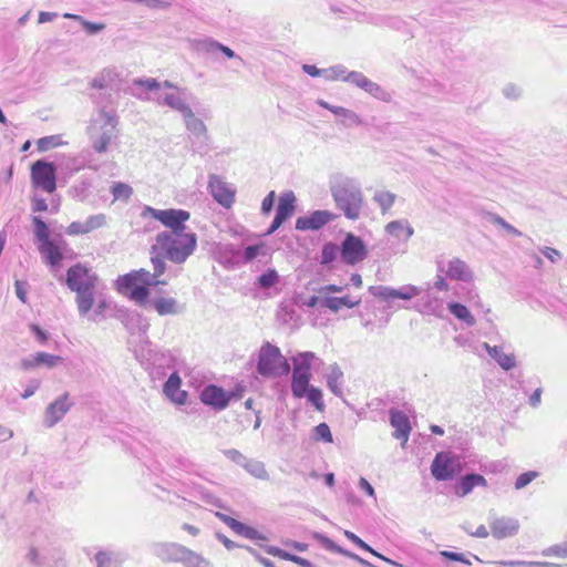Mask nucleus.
I'll list each match as a JSON object with an SVG mask.
<instances>
[{"instance_id":"f257e3e1","label":"nucleus","mask_w":567,"mask_h":567,"mask_svg":"<svg viewBox=\"0 0 567 567\" xmlns=\"http://www.w3.org/2000/svg\"><path fill=\"white\" fill-rule=\"evenodd\" d=\"M197 247V236L193 231H161L150 248V254L161 260L167 259L176 265L184 264Z\"/></svg>"},{"instance_id":"f03ea898","label":"nucleus","mask_w":567,"mask_h":567,"mask_svg":"<svg viewBox=\"0 0 567 567\" xmlns=\"http://www.w3.org/2000/svg\"><path fill=\"white\" fill-rule=\"evenodd\" d=\"M330 192L337 208L348 219H359L363 206V194L357 179L338 175L330 182Z\"/></svg>"},{"instance_id":"7ed1b4c3","label":"nucleus","mask_w":567,"mask_h":567,"mask_svg":"<svg viewBox=\"0 0 567 567\" xmlns=\"http://www.w3.org/2000/svg\"><path fill=\"white\" fill-rule=\"evenodd\" d=\"M117 118L113 112L100 110L97 118L90 126L92 147L97 153H105L113 138L116 137Z\"/></svg>"},{"instance_id":"20e7f679","label":"nucleus","mask_w":567,"mask_h":567,"mask_svg":"<svg viewBox=\"0 0 567 567\" xmlns=\"http://www.w3.org/2000/svg\"><path fill=\"white\" fill-rule=\"evenodd\" d=\"M257 372L265 378L281 377L290 372V364L278 347L265 342L259 350Z\"/></svg>"},{"instance_id":"39448f33","label":"nucleus","mask_w":567,"mask_h":567,"mask_svg":"<svg viewBox=\"0 0 567 567\" xmlns=\"http://www.w3.org/2000/svg\"><path fill=\"white\" fill-rule=\"evenodd\" d=\"M151 264L153 267V272L141 268L138 270H133L124 276L118 277L117 284L120 285H144L146 287H156L159 285H167V279H162L166 271V262L161 260L158 257H154L151 255Z\"/></svg>"},{"instance_id":"423d86ee","label":"nucleus","mask_w":567,"mask_h":567,"mask_svg":"<svg viewBox=\"0 0 567 567\" xmlns=\"http://www.w3.org/2000/svg\"><path fill=\"white\" fill-rule=\"evenodd\" d=\"M142 217H152L161 221L166 228V231L183 233L187 227L185 223L190 218V214L184 209H156L151 206H144Z\"/></svg>"},{"instance_id":"0eeeda50","label":"nucleus","mask_w":567,"mask_h":567,"mask_svg":"<svg viewBox=\"0 0 567 567\" xmlns=\"http://www.w3.org/2000/svg\"><path fill=\"white\" fill-rule=\"evenodd\" d=\"M183 122L188 133L192 151L202 155L206 154L208 152L209 135L203 120L197 117L192 109L183 116Z\"/></svg>"},{"instance_id":"6e6552de","label":"nucleus","mask_w":567,"mask_h":567,"mask_svg":"<svg viewBox=\"0 0 567 567\" xmlns=\"http://www.w3.org/2000/svg\"><path fill=\"white\" fill-rule=\"evenodd\" d=\"M99 277L85 265L78 262L66 271L65 285L73 292L96 288Z\"/></svg>"},{"instance_id":"1a4fd4ad","label":"nucleus","mask_w":567,"mask_h":567,"mask_svg":"<svg viewBox=\"0 0 567 567\" xmlns=\"http://www.w3.org/2000/svg\"><path fill=\"white\" fill-rule=\"evenodd\" d=\"M31 178L34 186L48 193L56 188V167L47 161H37L31 167Z\"/></svg>"},{"instance_id":"9d476101","label":"nucleus","mask_w":567,"mask_h":567,"mask_svg":"<svg viewBox=\"0 0 567 567\" xmlns=\"http://www.w3.org/2000/svg\"><path fill=\"white\" fill-rule=\"evenodd\" d=\"M368 256V249L363 240L349 233L340 246V258L346 265H357Z\"/></svg>"},{"instance_id":"9b49d317","label":"nucleus","mask_w":567,"mask_h":567,"mask_svg":"<svg viewBox=\"0 0 567 567\" xmlns=\"http://www.w3.org/2000/svg\"><path fill=\"white\" fill-rule=\"evenodd\" d=\"M235 396H237L235 392H228L215 384L206 385L199 394L200 401L215 411L225 410Z\"/></svg>"},{"instance_id":"f8f14e48","label":"nucleus","mask_w":567,"mask_h":567,"mask_svg":"<svg viewBox=\"0 0 567 567\" xmlns=\"http://www.w3.org/2000/svg\"><path fill=\"white\" fill-rule=\"evenodd\" d=\"M369 292L381 300H390V299H403L411 300L414 297H417L422 289L420 287L413 285H405L400 287L399 289L386 287V286H370Z\"/></svg>"},{"instance_id":"ddd939ff","label":"nucleus","mask_w":567,"mask_h":567,"mask_svg":"<svg viewBox=\"0 0 567 567\" xmlns=\"http://www.w3.org/2000/svg\"><path fill=\"white\" fill-rule=\"evenodd\" d=\"M491 534L496 539H504L515 536L519 530V522L516 518L494 514L488 516Z\"/></svg>"},{"instance_id":"4468645a","label":"nucleus","mask_w":567,"mask_h":567,"mask_svg":"<svg viewBox=\"0 0 567 567\" xmlns=\"http://www.w3.org/2000/svg\"><path fill=\"white\" fill-rule=\"evenodd\" d=\"M72 406L73 402L70 401V394L68 392L56 398L45 409L44 425L47 427H53L64 417Z\"/></svg>"},{"instance_id":"2eb2a0df","label":"nucleus","mask_w":567,"mask_h":567,"mask_svg":"<svg viewBox=\"0 0 567 567\" xmlns=\"http://www.w3.org/2000/svg\"><path fill=\"white\" fill-rule=\"evenodd\" d=\"M208 189L213 198L221 206L229 208L235 200V190L219 176L209 175Z\"/></svg>"},{"instance_id":"dca6fc26","label":"nucleus","mask_w":567,"mask_h":567,"mask_svg":"<svg viewBox=\"0 0 567 567\" xmlns=\"http://www.w3.org/2000/svg\"><path fill=\"white\" fill-rule=\"evenodd\" d=\"M336 218V215L329 210H315L308 216L298 217L296 229L298 230H319L324 225Z\"/></svg>"},{"instance_id":"f3484780","label":"nucleus","mask_w":567,"mask_h":567,"mask_svg":"<svg viewBox=\"0 0 567 567\" xmlns=\"http://www.w3.org/2000/svg\"><path fill=\"white\" fill-rule=\"evenodd\" d=\"M437 271L444 272L452 280L468 282L473 278V272L465 261L460 258L451 259L446 266L437 264Z\"/></svg>"},{"instance_id":"a211bd4d","label":"nucleus","mask_w":567,"mask_h":567,"mask_svg":"<svg viewBox=\"0 0 567 567\" xmlns=\"http://www.w3.org/2000/svg\"><path fill=\"white\" fill-rule=\"evenodd\" d=\"M186 94L187 89L182 87L176 92L159 93L156 101L159 105L177 111L184 116L192 110L190 105L187 103Z\"/></svg>"},{"instance_id":"6ab92c4d","label":"nucleus","mask_w":567,"mask_h":567,"mask_svg":"<svg viewBox=\"0 0 567 567\" xmlns=\"http://www.w3.org/2000/svg\"><path fill=\"white\" fill-rule=\"evenodd\" d=\"M431 473L436 481H449L455 475L453 460L449 453L440 452L431 464Z\"/></svg>"},{"instance_id":"aec40b11","label":"nucleus","mask_w":567,"mask_h":567,"mask_svg":"<svg viewBox=\"0 0 567 567\" xmlns=\"http://www.w3.org/2000/svg\"><path fill=\"white\" fill-rule=\"evenodd\" d=\"M185 548L177 543H156L152 546V553L162 561L179 563Z\"/></svg>"},{"instance_id":"412c9836","label":"nucleus","mask_w":567,"mask_h":567,"mask_svg":"<svg viewBox=\"0 0 567 567\" xmlns=\"http://www.w3.org/2000/svg\"><path fill=\"white\" fill-rule=\"evenodd\" d=\"M216 516L226 524L229 528H231L236 534L251 539V540H265L266 537L261 535L257 529L226 515L217 512Z\"/></svg>"},{"instance_id":"4be33fe9","label":"nucleus","mask_w":567,"mask_h":567,"mask_svg":"<svg viewBox=\"0 0 567 567\" xmlns=\"http://www.w3.org/2000/svg\"><path fill=\"white\" fill-rule=\"evenodd\" d=\"M389 415L390 424L394 429L393 436L406 442L411 432V423L408 415L398 409H390Z\"/></svg>"},{"instance_id":"5701e85b","label":"nucleus","mask_w":567,"mask_h":567,"mask_svg":"<svg viewBox=\"0 0 567 567\" xmlns=\"http://www.w3.org/2000/svg\"><path fill=\"white\" fill-rule=\"evenodd\" d=\"M217 261L226 268L240 264L241 252L233 244L219 245L215 249Z\"/></svg>"},{"instance_id":"b1692460","label":"nucleus","mask_w":567,"mask_h":567,"mask_svg":"<svg viewBox=\"0 0 567 567\" xmlns=\"http://www.w3.org/2000/svg\"><path fill=\"white\" fill-rule=\"evenodd\" d=\"M384 231L389 236L402 241H408L414 235V228L408 219H395L388 223Z\"/></svg>"},{"instance_id":"393cba45","label":"nucleus","mask_w":567,"mask_h":567,"mask_svg":"<svg viewBox=\"0 0 567 567\" xmlns=\"http://www.w3.org/2000/svg\"><path fill=\"white\" fill-rule=\"evenodd\" d=\"M39 251L44 258L45 262L50 266L52 272H56L61 267L63 254L60 248L52 241H47L39 245Z\"/></svg>"},{"instance_id":"a878e982","label":"nucleus","mask_w":567,"mask_h":567,"mask_svg":"<svg viewBox=\"0 0 567 567\" xmlns=\"http://www.w3.org/2000/svg\"><path fill=\"white\" fill-rule=\"evenodd\" d=\"M182 380L177 371H174L166 382L164 383V393L166 396H168L172 401L176 402L177 404H184L187 399V392L181 391Z\"/></svg>"},{"instance_id":"bb28decb","label":"nucleus","mask_w":567,"mask_h":567,"mask_svg":"<svg viewBox=\"0 0 567 567\" xmlns=\"http://www.w3.org/2000/svg\"><path fill=\"white\" fill-rule=\"evenodd\" d=\"M488 355L494 359L497 364L505 371H509L516 365V359L513 353H505L503 348L499 346H489L488 343L483 344Z\"/></svg>"},{"instance_id":"cd10ccee","label":"nucleus","mask_w":567,"mask_h":567,"mask_svg":"<svg viewBox=\"0 0 567 567\" xmlns=\"http://www.w3.org/2000/svg\"><path fill=\"white\" fill-rule=\"evenodd\" d=\"M487 482L481 474L472 473L461 477L460 482L455 487V494L460 497H464L470 494L476 486H486Z\"/></svg>"},{"instance_id":"c85d7f7f","label":"nucleus","mask_w":567,"mask_h":567,"mask_svg":"<svg viewBox=\"0 0 567 567\" xmlns=\"http://www.w3.org/2000/svg\"><path fill=\"white\" fill-rule=\"evenodd\" d=\"M311 379V372L303 371L300 368L292 370L291 392L295 398H305Z\"/></svg>"},{"instance_id":"c756f323","label":"nucleus","mask_w":567,"mask_h":567,"mask_svg":"<svg viewBox=\"0 0 567 567\" xmlns=\"http://www.w3.org/2000/svg\"><path fill=\"white\" fill-rule=\"evenodd\" d=\"M361 303V299H352L349 296L343 297H331L323 296L321 298V308H327L332 312H338L342 307L354 308Z\"/></svg>"},{"instance_id":"7c9ffc66","label":"nucleus","mask_w":567,"mask_h":567,"mask_svg":"<svg viewBox=\"0 0 567 567\" xmlns=\"http://www.w3.org/2000/svg\"><path fill=\"white\" fill-rule=\"evenodd\" d=\"M60 361H61V357H59V355H53V354H50L47 352H38L34 355L23 359L22 367L24 369H32V368L44 364L49 368H52Z\"/></svg>"},{"instance_id":"2f4dec72","label":"nucleus","mask_w":567,"mask_h":567,"mask_svg":"<svg viewBox=\"0 0 567 567\" xmlns=\"http://www.w3.org/2000/svg\"><path fill=\"white\" fill-rule=\"evenodd\" d=\"M417 309L424 315H432L440 317L443 311L442 301L440 298L431 293L424 295L417 303Z\"/></svg>"},{"instance_id":"473e14b6","label":"nucleus","mask_w":567,"mask_h":567,"mask_svg":"<svg viewBox=\"0 0 567 567\" xmlns=\"http://www.w3.org/2000/svg\"><path fill=\"white\" fill-rule=\"evenodd\" d=\"M95 288H90L85 290H81L80 292H75V302L78 306V311L81 317L89 316L92 310L95 298H94Z\"/></svg>"},{"instance_id":"72a5a7b5","label":"nucleus","mask_w":567,"mask_h":567,"mask_svg":"<svg viewBox=\"0 0 567 567\" xmlns=\"http://www.w3.org/2000/svg\"><path fill=\"white\" fill-rule=\"evenodd\" d=\"M117 288L121 292L127 293L128 297L138 302L140 305H144L150 296L148 287L144 285H120L117 284Z\"/></svg>"},{"instance_id":"f704fd0d","label":"nucleus","mask_w":567,"mask_h":567,"mask_svg":"<svg viewBox=\"0 0 567 567\" xmlns=\"http://www.w3.org/2000/svg\"><path fill=\"white\" fill-rule=\"evenodd\" d=\"M96 567H123L124 558L120 553L100 550L94 557Z\"/></svg>"},{"instance_id":"c9c22d12","label":"nucleus","mask_w":567,"mask_h":567,"mask_svg":"<svg viewBox=\"0 0 567 567\" xmlns=\"http://www.w3.org/2000/svg\"><path fill=\"white\" fill-rule=\"evenodd\" d=\"M295 202L296 196L293 192H286L284 193L278 200V206L276 209V215H278L280 218L287 220L290 218L295 212Z\"/></svg>"},{"instance_id":"e433bc0d","label":"nucleus","mask_w":567,"mask_h":567,"mask_svg":"<svg viewBox=\"0 0 567 567\" xmlns=\"http://www.w3.org/2000/svg\"><path fill=\"white\" fill-rule=\"evenodd\" d=\"M265 549V551L271 556H275V557H278V558H281V559H285V560H289V561H292L297 565H299L300 567H313L312 563L306 558H302L300 556H297V555H293V554H290L279 547H276V546H264L262 547Z\"/></svg>"},{"instance_id":"4c0bfd02","label":"nucleus","mask_w":567,"mask_h":567,"mask_svg":"<svg viewBox=\"0 0 567 567\" xmlns=\"http://www.w3.org/2000/svg\"><path fill=\"white\" fill-rule=\"evenodd\" d=\"M344 536L350 540L352 542L354 545H357L359 548L365 550V551H369L371 553L373 556L384 560L385 563L394 566V567H403L402 564L400 563H396L385 556H383L382 554L378 553L377 550H374L370 545H368L365 542H363L359 536H357L354 533L350 532V530H344Z\"/></svg>"},{"instance_id":"58836bf2","label":"nucleus","mask_w":567,"mask_h":567,"mask_svg":"<svg viewBox=\"0 0 567 567\" xmlns=\"http://www.w3.org/2000/svg\"><path fill=\"white\" fill-rule=\"evenodd\" d=\"M447 308L455 318L464 322L467 327H473L476 323L474 316L463 303L452 301L447 303Z\"/></svg>"},{"instance_id":"ea45409f","label":"nucleus","mask_w":567,"mask_h":567,"mask_svg":"<svg viewBox=\"0 0 567 567\" xmlns=\"http://www.w3.org/2000/svg\"><path fill=\"white\" fill-rule=\"evenodd\" d=\"M342 378H343V372L341 371L339 365L338 364L331 365L330 372L327 375V385H328L329 390L337 396L342 395V388H341Z\"/></svg>"},{"instance_id":"a19ab883","label":"nucleus","mask_w":567,"mask_h":567,"mask_svg":"<svg viewBox=\"0 0 567 567\" xmlns=\"http://www.w3.org/2000/svg\"><path fill=\"white\" fill-rule=\"evenodd\" d=\"M153 306L159 316L176 315L181 312L178 303L174 298H158L154 300Z\"/></svg>"},{"instance_id":"79ce46f5","label":"nucleus","mask_w":567,"mask_h":567,"mask_svg":"<svg viewBox=\"0 0 567 567\" xmlns=\"http://www.w3.org/2000/svg\"><path fill=\"white\" fill-rule=\"evenodd\" d=\"M372 199L375 204H378L381 213L386 214L394 205L396 195L389 190H377Z\"/></svg>"},{"instance_id":"37998d69","label":"nucleus","mask_w":567,"mask_h":567,"mask_svg":"<svg viewBox=\"0 0 567 567\" xmlns=\"http://www.w3.org/2000/svg\"><path fill=\"white\" fill-rule=\"evenodd\" d=\"M351 71H349L343 64H336L324 69V79L327 81H342L350 82Z\"/></svg>"},{"instance_id":"c03bdc74","label":"nucleus","mask_w":567,"mask_h":567,"mask_svg":"<svg viewBox=\"0 0 567 567\" xmlns=\"http://www.w3.org/2000/svg\"><path fill=\"white\" fill-rule=\"evenodd\" d=\"M179 563L185 567H210L209 560L187 547L185 548Z\"/></svg>"},{"instance_id":"a18cd8bd","label":"nucleus","mask_w":567,"mask_h":567,"mask_svg":"<svg viewBox=\"0 0 567 567\" xmlns=\"http://www.w3.org/2000/svg\"><path fill=\"white\" fill-rule=\"evenodd\" d=\"M219 47L220 42L212 38L197 39L193 41V48L198 53L214 55L219 51Z\"/></svg>"},{"instance_id":"49530a36","label":"nucleus","mask_w":567,"mask_h":567,"mask_svg":"<svg viewBox=\"0 0 567 567\" xmlns=\"http://www.w3.org/2000/svg\"><path fill=\"white\" fill-rule=\"evenodd\" d=\"M333 114L342 117L341 124L346 127H351L354 125L358 126L363 124V121L355 112L348 110L346 107L339 106L338 109H334Z\"/></svg>"},{"instance_id":"de8ad7c7","label":"nucleus","mask_w":567,"mask_h":567,"mask_svg":"<svg viewBox=\"0 0 567 567\" xmlns=\"http://www.w3.org/2000/svg\"><path fill=\"white\" fill-rule=\"evenodd\" d=\"M250 475L259 480H268L269 475L265 464L257 460L247 458L243 466Z\"/></svg>"},{"instance_id":"09e8293b","label":"nucleus","mask_w":567,"mask_h":567,"mask_svg":"<svg viewBox=\"0 0 567 567\" xmlns=\"http://www.w3.org/2000/svg\"><path fill=\"white\" fill-rule=\"evenodd\" d=\"M118 319H121L125 324H128V322H137L143 333H146V330L150 327V323L136 311L121 309L118 310Z\"/></svg>"},{"instance_id":"8fccbe9b","label":"nucleus","mask_w":567,"mask_h":567,"mask_svg":"<svg viewBox=\"0 0 567 567\" xmlns=\"http://www.w3.org/2000/svg\"><path fill=\"white\" fill-rule=\"evenodd\" d=\"M32 224L34 226V236L40 244L51 240L49 227L40 216H33Z\"/></svg>"},{"instance_id":"3c124183","label":"nucleus","mask_w":567,"mask_h":567,"mask_svg":"<svg viewBox=\"0 0 567 567\" xmlns=\"http://www.w3.org/2000/svg\"><path fill=\"white\" fill-rule=\"evenodd\" d=\"M110 190L114 200L127 202L133 194L132 187L121 182L113 183Z\"/></svg>"},{"instance_id":"603ef678","label":"nucleus","mask_w":567,"mask_h":567,"mask_svg":"<svg viewBox=\"0 0 567 567\" xmlns=\"http://www.w3.org/2000/svg\"><path fill=\"white\" fill-rule=\"evenodd\" d=\"M279 282V275L275 269H268L257 278V285L261 289H269Z\"/></svg>"},{"instance_id":"864d4df0","label":"nucleus","mask_w":567,"mask_h":567,"mask_svg":"<svg viewBox=\"0 0 567 567\" xmlns=\"http://www.w3.org/2000/svg\"><path fill=\"white\" fill-rule=\"evenodd\" d=\"M338 255H340V247L333 243H327L322 247L320 262L322 265H329L337 259Z\"/></svg>"},{"instance_id":"5fc2aeb1","label":"nucleus","mask_w":567,"mask_h":567,"mask_svg":"<svg viewBox=\"0 0 567 567\" xmlns=\"http://www.w3.org/2000/svg\"><path fill=\"white\" fill-rule=\"evenodd\" d=\"M316 354L310 351L300 352L297 357L293 358V369L300 368L303 371H309L311 369V363Z\"/></svg>"},{"instance_id":"6e6d98bb","label":"nucleus","mask_w":567,"mask_h":567,"mask_svg":"<svg viewBox=\"0 0 567 567\" xmlns=\"http://www.w3.org/2000/svg\"><path fill=\"white\" fill-rule=\"evenodd\" d=\"M313 539H316L318 543H320L327 550H330L332 553H337L339 555H342L346 550V548L337 545L332 539H330L328 536L321 534V533H313L312 534Z\"/></svg>"},{"instance_id":"4d7b16f0","label":"nucleus","mask_w":567,"mask_h":567,"mask_svg":"<svg viewBox=\"0 0 567 567\" xmlns=\"http://www.w3.org/2000/svg\"><path fill=\"white\" fill-rule=\"evenodd\" d=\"M440 555L447 560L458 561V563H462L465 565L472 564L467 556H471L474 559L482 561L476 555H474L472 553L463 554V553H455V551H450V550H442V551H440Z\"/></svg>"},{"instance_id":"13d9d810","label":"nucleus","mask_w":567,"mask_h":567,"mask_svg":"<svg viewBox=\"0 0 567 567\" xmlns=\"http://www.w3.org/2000/svg\"><path fill=\"white\" fill-rule=\"evenodd\" d=\"M305 396L307 398L308 402L316 408V410L323 411L324 403L322 400V392L320 389L310 385L308 386Z\"/></svg>"},{"instance_id":"bf43d9fd","label":"nucleus","mask_w":567,"mask_h":567,"mask_svg":"<svg viewBox=\"0 0 567 567\" xmlns=\"http://www.w3.org/2000/svg\"><path fill=\"white\" fill-rule=\"evenodd\" d=\"M312 437L315 441H321L324 443L333 442L331 430L327 423H320L315 426Z\"/></svg>"},{"instance_id":"052dcab7","label":"nucleus","mask_w":567,"mask_h":567,"mask_svg":"<svg viewBox=\"0 0 567 567\" xmlns=\"http://www.w3.org/2000/svg\"><path fill=\"white\" fill-rule=\"evenodd\" d=\"M542 555L545 557L567 558V539L560 544L551 545L543 549Z\"/></svg>"},{"instance_id":"680f3d73","label":"nucleus","mask_w":567,"mask_h":567,"mask_svg":"<svg viewBox=\"0 0 567 567\" xmlns=\"http://www.w3.org/2000/svg\"><path fill=\"white\" fill-rule=\"evenodd\" d=\"M106 225V216L104 214H96L89 216L84 221L86 234L99 229Z\"/></svg>"},{"instance_id":"e2e57ef3","label":"nucleus","mask_w":567,"mask_h":567,"mask_svg":"<svg viewBox=\"0 0 567 567\" xmlns=\"http://www.w3.org/2000/svg\"><path fill=\"white\" fill-rule=\"evenodd\" d=\"M367 93L370 94L371 96L375 97L377 100H380L385 103H389L392 101L391 93L375 82H372V84L368 89Z\"/></svg>"},{"instance_id":"0e129e2a","label":"nucleus","mask_w":567,"mask_h":567,"mask_svg":"<svg viewBox=\"0 0 567 567\" xmlns=\"http://www.w3.org/2000/svg\"><path fill=\"white\" fill-rule=\"evenodd\" d=\"M350 82L351 84H353L354 86L363 90L364 92L368 91V89L371 86L372 84V80H370L369 78H367L362 72H359V71H351V75H350Z\"/></svg>"},{"instance_id":"69168bd1","label":"nucleus","mask_w":567,"mask_h":567,"mask_svg":"<svg viewBox=\"0 0 567 567\" xmlns=\"http://www.w3.org/2000/svg\"><path fill=\"white\" fill-rule=\"evenodd\" d=\"M261 248V244L247 246L241 252L240 262L247 264L254 260L260 254Z\"/></svg>"},{"instance_id":"338daca9","label":"nucleus","mask_w":567,"mask_h":567,"mask_svg":"<svg viewBox=\"0 0 567 567\" xmlns=\"http://www.w3.org/2000/svg\"><path fill=\"white\" fill-rule=\"evenodd\" d=\"M538 475L539 474L536 471H528V472L522 473L520 475H518V477L515 481V488L516 489L524 488L530 482H533Z\"/></svg>"},{"instance_id":"774afa93","label":"nucleus","mask_w":567,"mask_h":567,"mask_svg":"<svg viewBox=\"0 0 567 567\" xmlns=\"http://www.w3.org/2000/svg\"><path fill=\"white\" fill-rule=\"evenodd\" d=\"M109 307V302L106 299H99L96 307L93 312L89 316V319L92 321H100L105 318L104 311Z\"/></svg>"}]
</instances>
